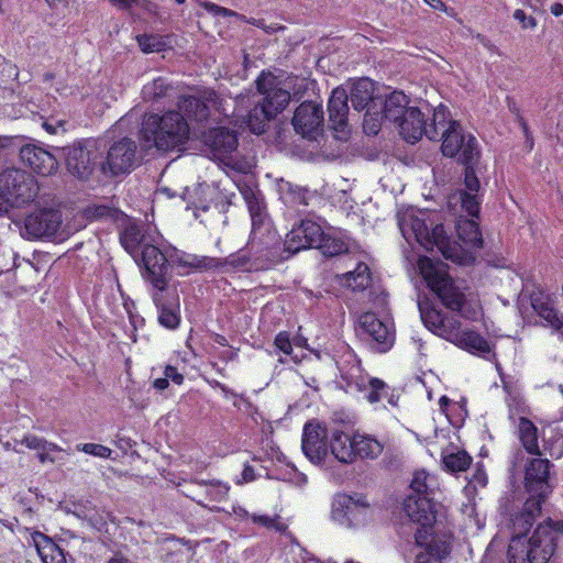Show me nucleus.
<instances>
[{"instance_id": "obj_59", "label": "nucleus", "mask_w": 563, "mask_h": 563, "mask_svg": "<svg viewBox=\"0 0 563 563\" xmlns=\"http://www.w3.org/2000/svg\"><path fill=\"white\" fill-rule=\"evenodd\" d=\"M274 343L275 346L286 355L290 354L292 351L289 335L286 332L278 333L275 338Z\"/></svg>"}, {"instance_id": "obj_54", "label": "nucleus", "mask_w": 563, "mask_h": 563, "mask_svg": "<svg viewBox=\"0 0 563 563\" xmlns=\"http://www.w3.org/2000/svg\"><path fill=\"white\" fill-rule=\"evenodd\" d=\"M459 199L461 200L462 208L471 217H476L479 212V197L477 194L460 192Z\"/></svg>"}, {"instance_id": "obj_57", "label": "nucleus", "mask_w": 563, "mask_h": 563, "mask_svg": "<svg viewBox=\"0 0 563 563\" xmlns=\"http://www.w3.org/2000/svg\"><path fill=\"white\" fill-rule=\"evenodd\" d=\"M465 177L464 183L466 190L463 192L477 194L481 187L479 180L474 172L473 165H465Z\"/></svg>"}, {"instance_id": "obj_22", "label": "nucleus", "mask_w": 563, "mask_h": 563, "mask_svg": "<svg viewBox=\"0 0 563 563\" xmlns=\"http://www.w3.org/2000/svg\"><path fill=\"white\" fill-rule=\"evenodd\" d=\"M404 511L411 521L421 525V529L431 528L435 521L434 504L429 496L409 494L404 500Z\"/></svg>"}, {"instance_id": "obj_43", "label": "nucleus", "mask_w": 563, "mask_h": 563, "mask_svg": "<svg viewBox=\"0 0 563 563\" xmlns=\"http://www.w3.org/2000/svg\"><path fill=\"white\" fill-rule=\"evenodd\" d=\"M419 310L424 325L438 335L445 314L429 303H419Z\"/></svg>"}, {"instance_id": "obj_28", "label": "nucleus", "mask_w": 563, "mask_h": 563, "mask_svg": "<svg viewBox=\"0 0 563 563\" xmlns=\"http://www.w3.org/2000/svg\"><path fill=\"white\" fill-rule=\"evenodd\" d=\"M329 455L331 454L336 461L344 464H351L355 461L354 434L335 430L332 432L329 441Z\"/></svg>"}, {"instance_id": "obj_36", "label": "nucleus", "mask_w": 563, "mask_h": 563, "mask_svg": "<svg viewBox=\"0 0 563 563\" xmlns=\"http://www.w3.org/2000/svg\"><path fill=\"white\" fill-rule=\"evenodd\" d=\"M375 90L374 81L368 78H360L355 80L350 89V99L355 110L361 111L366 108L373 99Z\"/></svg>"}, {"instance_id": "obj_30", "label": "nucleus", "mask_w": 563, "mask_h": 563, "mask_svg": "<svg viewBox=\"0 0 563 563\" xmlns=\"http://www.w3.org/2000/svg\"><path fill=\"white\" fill-rule=\"evenodd\" d=\"M454 344L462 350L486 360H490V357L494 356L488 341L473 330H465Z\"/></svg>"}, {"instance_id": "obj_2", "label": "nucleus", "mask_w": 563, "mask_h": 563, "mask_svg": "<svg viewBox=\"0 0 563 563\" xmlns=\"http://www.w3.org/2000/svg\"><path fill=\"white\" fill-rule=\"evenodd\" d=\"M418 268L429 289L438 296L445 308L457 311L467 320L475 321L479 318L482 308L477 300L466 295L442 263L420 257Z\"/></svg>"}, {"instance_id": "obj_32", "label": "nucleus", "mask_w": 563, "mask_h": 563, "mask_svg": "<svg viewBox=\"0 0 563 563\" xmlns=\"http://www.w3.org/2000/svg\"><path fill=\"white\" fill-rule=\"evenodd\" d=\"M278 192L284 203L291 207L300 205L308 206L309 201L314 197V194L309 191L307 188L299 187L285 180H282L278 184Z\"/></svg>"}, {"instance_id": "obj_55", "label": "nucleus", "mask_w": 563, "mask_h": 563, "mask_svg": "<svg viewBox=\"0 0 563 563\" xmlns=\"http://www.w3.org/2000/svg\"><path fill=\"white\" fill-rule=\"evenodd\" d=\"M78 451L85 452L87 454L101 457L109 459L112 454V450L106 445L97 444V443H84L78 444L76 446Z\"/></svg>"}, {"instance_id": "obj_53", "label": "nucleus", "mask_w": 563, "mask_h": 563, "mask_svg": "<svg viewBox=\"0 0 563 563\" xmlns=\"http://www.w3.org/2000/svg\"><path fill=\"white\" fill-rule=\"evenodd\" d=\"M86 214L89 219H115L118 217V209L107 205H92L86 209Z\"/></svg>"}, {"instance_id": "obj_20", "label": "nucleus", "mask_w": 563, "mask_h": 563, "mask_svg": "<svg viewBox=\"0 0 563 563\" xmlns=\"http://www.w3.org/2000/svg\"><path fill=\"white\" fill-rule=\"evenodd\" d=\"M62 223L58 211L52 209L36 210L24 220V231L30 238L51 236Z\"/></svg>"}, {"instance_id": "obj_60", "label": "nucleus", "mask_w": 563, "mask_h": 563, "mask_svg": "<svg viewBox=\"0 0 563 563\" xmlns=\"http://www.w3.org/2000/svg\"><path fill=\"white\" fill-rule=\"evenodd\" d=\"M470 483L475 487H485L487 484V475L485 471L481 467H477L472 475Z\"/></svg>"}, {"instance_id": "obj_12", "label": "nucleus", "mask_w": 563, "mask_h": 563, "mask_svg": "<svg viewBox=\"0 0 563 563\" xmlns=\"http://www.w3.org/2000/svg\"><path fill=\"white\" fill-rule=\"evenodd\" d=\"M66 166L78 178L89 177L100 162L102 151L95 140H86L64 148Z\"/></svg>"}, {"instance_id": "obj_14", "label": "nucleus", "mask_w": 563, "mask_h": 563, "mask_svg": "<svg viewBox=\"0 0 563 563\" xmlns=\"http://www.w3.org/2000/svg\"><path fill=\"white\" fill-rule=\"evenodd\" d=\"M328 431L325 426L309 421L302 431L301 448L305 455L314 464H323L329 457Z\"/></svg>"}, {"instance_id": "obj_37", "label": "nucleus", "mask_w": 563, "mask_h": 563, "mask_svg": "<svg viewBox=\"0 0 563 563\" xmlns=\"http://www.w3.org/2000/svg\"><path fill=\"white\" fill-rule=\"evenodd\" d=\"M341 283L352 290H364L372 283V275L367 264L357 262L353 271L341 276Z\"/></svg>"}, {"instance_id": "obj_45", "label": "nucleus", "mask_w": 563, "mask_h": 563, "mask_svg": "<svg viewBox=\"0 0 563 563\" xmlns=\"http://www.w3.org/2000/svg\"><path fill=\"white\" fill-rule=\"evenodd\" d=\"M461 327V321L457 318L445 316L438 335L454 344L465 331Z\"/></svg>"}, {"instance_id": "obj_34", "label": "nucleus", "mask_w": 563, "mask_h": 563, "mask_svg": "<svg viewBox=\"0 0 563 563\" xmlns=\"http://www.w3.org/2000/svg\"><path fill=\"white\" fill-rule=\"evenodd\" d=\"M518 438L523 449L531 455H541L538 428L529 419L521 417L517 424Z\"/></svg>"}, {"instance_id": "obj_44", "label": "nucleus", "mask_w": 563, "mask_h": 563, "mask_svg": "<svg viewBox=\"0 0 563 563\" xmlns=\"http://www.w3.org/2000/svg\"><path fill=\"white\" fill-rule=\"evenodd\" d=\"M240 191L247 205L250 216L266 212L263 196L253 188L244 186L240 188Z\"/></svg>"}, {"instance_id": "obj_19", "label": "nucleus", "mask_w": 563, "mask_h": 563, "mask_svg": "<svg viewBox=\"0 0 563 563\" xmlns=\"http://www.w3.org/2000/svg\"><path fill=\"white\" fill-rule=\"evenodd\" d=\"M323 123V110L316 102H302L295 111L292 125L303 137L314 139Z\"/></svg>"}, {"instance_id": "obj_10", "label": "nucleus", "mask_w": 563, "mask_h": 563, "mask_svg": "<svg viewBox=\"0 0 563 563\" xmlns=\"http://www.w3.org/2000/svg\"><path fill=\"white\" fill-rule=\"evenodd\" d=\"M156 242L145 243L134 261L142 269L143 278L153 288L166 289L169 284L168 258L156 246Z\"/></svg>"}, {"instance_id": "obj_18", "label": "nucleus", "mask_w": 563, "mask_h": 563, "mask_svg": "<svg viewBox=\"0 0 563 563\" xmlns=\"http://www.w3.org/2000/svg\"><path fill=\"white\" fill-rule=\"evenodd\" d=\"M136 145L130 139L115 142L108 151L106 162L101 163L104 173L112 175L126 173L131 169L135 157Z\"/></svg>"}, {"instance_id": "obj_50", "label": "nucleus", "mask_w": 563, "mask_h": 563, "mask_svg": "<svg viewBox=\"0 0 563 563\" xmlns=\"http://www.w3.org/2000/svg\"><path fill=\"white\" fill-rule=\"evenodd\" d=\"M252 521L254 525L264 527L269 530L277 532H284L288 525L282 519L280 516H267V515H252Z\"/></svg>"}, {"instance_id": "obj_9", "label": "nucleus", "mask_w": 563, "mask_h": 563, "mask_svg": "<svg viewBox=\"0 0 563 563\" xmlns=\"http://www.w3.org/2000/svg\"><path fill=\"white\" fill-rule=\"evenodd\" d=\"M206 143L211 148L214 157L228 168L242 174L252 169V161L238 155V137L234 132L225 128L212 129L206 135Z\"/></svg>"}, {"instance_id": "obj_63", "label": "nucleus", "mask_w": 563, "mask_h": 563, "mask_svg": "<svg viewBox=\"0 0 563 563\" xmlns=\"http://www.w3.org/2000/svg\"><path fill=\"white\" fill-rule=\"evenodd\" d=\"M65 121L63 120H56V121H45L43 123V128L49 133V134H57L59 131H65Z\"/></svg>"}, {"instance_id": "obj_5", "label": "nucleus", "mask_w": 563, "mask_h": 563, "mask_svg": "<svg viewBox=\"0 0 563 563\" xmlns=\"http://www.w3.org/2000/svg\"><path fill=\"white\" fill-rule=\"evenodd\" d=\"M256 84L264 99L261 108H254L245 123L253 133L262 134L265 131V121L275 118L286 108L290 93L278 87V81L272 74H262Z\"/></svg>"}, {"instance_id": "obj_27", "label": "nucleus", "mask_w": 563, "mask_h": 563, "mask_svg": "<svg viewBox=\"0 0 563 563\" xmlns=\"http://www.w3.org/2000/svg\"><path fill=\"white\" fill-rule=\"evenodd\" d=\"M159 238L157 232L152 233L150 229L145 231L142 227L131 223L120 235V241L124 250L136 258L145 243L156 242Z\"/></svg>"}, {"instance_id": "obj_64", "label": "nucleus", "mask_w": 563, "mask_h": 563, "mask_svg": "<svg viewBox=\"0 0 563 563\" xmlns=\"http://www.w3.org/2000/svg\"><path fill=\"white\" fill-rule=\"evenodd\" d=\"M199 5L201 8H203L207 12H209L210 14H212L214 16L220 15L221 7L216 4V3H213V2H210V1H207V0H199Z\"/></svg>"}, {"instance_id": "obj_8", "label": "nucleus", "mask_w": 563, "mask_h": 563, "mask_svg": "<svg viewBox=\"0 0 563 563\" xmlns=\"http://www.w3.org/2000/svg\"><path fill=\"white\" fill-rule=\"evenodd\" d=\"M235 99L222 98L214 91H208L202 98L183 97L178 107L189 119L196 121H203L219 113V115L233 117L238 122L243 115L235 112Z\"/></svg>"}, {"instance_id": "obj_47", "label": "nucleus", "mask_w": 563, "mask_h": 563, "mask_svg": "<svg viewBox=\"0 0 563 563\" xmlns=\"http://www.w3.org/2000/svg\"><path fill=\"white\" fill-rule=\"evenodd\" d=\"M200 485L206 486V494L211 501H224L228 499L230 486L220 481H211L209 483L200 482Z\"/></svg>"}, {"instance_id": "obj_17", "label": "nucleus", "mask_w": 563, "mask_h": 563, "mask_svg": "<svg viewBox=\"0 0 563 563\" xmlns=\"http://www.w3.org/2000/svg\"><path fill=\"white\" fill-rule=\"evenodd\" d=\"M358 323L364 333L372 340L373 349L384 353L393 346L395 334L390 323L379 320L373 312L363 313Z\"/></svg>"}, {"instance_id": "obj_41", "label": "nucleus", "mask_w": 563, "mask_h": 563, "mask_svg": "<svg viewBox=\"0 0 563 563\" xmlns=\"http://www.w3.org/2000/svg\"><path fill=\"white\" fill-rule=\"evenodd\" d=\"M437 485V479L431 474L424 471H418L413 474V478L410 484L411 493L415 496H429Z\"/></svg>"}, {"instance_id": "obj_21", "label": "nucleus", "mask_w": 563, "mask_h": 563, "mask_svg": "<svg viewBox=\"0 0 563 563\" xmlns=\"http://www.w3.org/2000/svg\"><path fill=\"white\" fill-rule=\"evenodd\" d=\"M20 157L33 172L42 176L52 175L58 168V162L55 156L45 148L34 144L22 146Z\"/></svg>"}, {"instance_id": "obj_49", "label": "nucleus", "mask_w": 563, "mask_h": 563, "mask_svg": "<svg viewBox=\"0 0 563 563\" xmlns=\"http://www.w3.org/2000/svg\"><path fill=\"white\" fill-rule=\"evenodd\" d=\"M169 86L164 78L154 79L143 87L142 93L146 100L159 99L167 95Z\"/></svg>"}, {"instance_id": "obj_3", "label": "nucleus", "mask_w": 563, "mask_h": 563, "mask_svg": "<svg viewBox=\"0 0 563 563\" xmlns=\"http://www.w3.org/2000/svg\"><path fill=\"white\" fill-rule=\"evenodd\" d=\"M563 541V520L549 518L538 525L532 536H512L508 547L509 563H548Z\"/></svg>"}, {"instance_id": "obj_7", "label": "nucleus", "mask_w": 563, "mask_h": 563, "mask_svg": "<svg viewBox=\"0 0 563 563\" xmlns=\"http://www.w3.org/2000/svg\"><path fill=\"white\" fill-rule=\"evenodd\" d=\"M449 118V110L445 106H438L432 113L431 122H428L426 114L417 107L408 109L407 115L398 124L399 133L410 143H416L422 135L429 140H438L440 128H444Z\"/></svg>"}, {"instance_id": "obj_16", "label": "nucleus", "mask_w": 563, "mask_h": 563, "mask_svg": "<svg viewBox=\"0 0 563 563\" xmlns=\"http://www.w3.org/2000/svg\"><path fill=\"white\" fill-rule=\"evenodd\" d=\"M323 232L320 223L305 219L286 235V250L297 253L300 250L317 247L318 243L322 241Z\"/></svg>"}, {"instance_id": "obj_24", "label": "nucleus", "mask_w": 563, "mask_h": 563, "mask_svg": "<svg viewBox=\"0 0 563 563\" xmlns=\"http://www.w3.org/2000/svg\"><path fill=\"white\" fill-rule=\"evenodd\" d=\"M349 95L346 90L342 87H336L333 89L332 95L328 102V111H329V120L331 122L332 129L336 133H341L342 135H336L339 139H343L349 133L347 125V106Z\"/></svg>"}, {"instance_id": "obj_51", "label": "nucleus", "mask_w": 563, "mask_h": 563, "mask_svg": "<svg viewBox=\"0 0 563 563\" xmlns=\"http://www.w3.org/2000/svg\"><path fill=\"white\" fill-rule=\"evenodd\" d=\"M21 443L27 449L36 451L37 454L47 450H62L57 444L48 442L44 438H40L34 434L24 435Z\"/></svg>"}, {"instance_id": "obj_39", "label": "nucleus", "mask_w": 563, "mask_h": 563, "mask_svg": "<svg viewBox=\"0 0 563 563\" xmlns=\"http://www.w3.org/2000/svg\"><path fill=\"white\" fill-rule=\"evenodd\" d=\"M37 538L40 540L34 541L43 563H66L63 550L55 542L42 533H37Z\"/></svg>"}, {"instance_id": "obj_31", "label": "nucleus", "mask_w": 563, "mask_h": 563, "mask_svg": "<svg viewBox=\"0 0 563 563\" xmlns=\"http://www.w3.org/2000/svg\"><path fill=\"white\" fill-rule=\"evenodd\" d=\"M355 385L360 391L365 394V398L371 404L378 402L384 398H388L389 404H395L393 396H388L389 387L379 378L362 376L355 380Z\"/></svg>"}, {"instance_id": "obj_1", "label": "nucleus", "mask_w": 563, "mask_h": 563, "mask_svg": "<svg viewBox=\"0 0 563 563\" xmlns=\"http://www.w3.org/2000/svg\"><path fill=\"white\" fill-rule=\"evenodd\" d=\"M435 212L408 209L398 213V227L405 240L417 242L427 251L437 249L446 260L464 265L471 255L455 242H451L439 223Z\"/></svg>"}, {"instance_id": "obj_46", "label": "nucleus", "mask_w": 563, "mask_h": 563, "mask_svg": "<svg viewBox=\"0 0 563 563\" xmlns=\"http://www.w3.org/2000/svg\"><path fill=\"white\" fill-rule=\"evenodd\" d=\"M139 46L143 53H159L165 49L166 42L158 34H142L136 36Z\"/></svg>"}, {"instance_id": "obj_13", "label": "nucleus", "mask_w": 563, "mask_h": 563, "mask_svg": "<svg viewBox=\"0 0 563 563\" xmlns=\"http://www.w3.org/2000/svg\"><path fill=\"white\" fill-rule=\"evenodd\" d=\"M415 563H442L451 550V538L446 533H435L432 528L418 529L416 534Z\"/></svg>"}, {"instance_id": "obj_6", "label": "nucleus", "mask_w": 563, "mask_h": 563, "mask_svg": "<svg viewBox=\"0 0 563 563\" xmlns=\"http://www.w3.org/2000/svg\"><path fill=\"white\" fill-rule=\"evenodd\" d=\"M440 136L442 140L441 151L446 157L456 158L464 165H475L479 159V148L476 137L465 132L461 123L449 118L444 128H440Z\"/></svg>"}, {"instance_id": "obj_23", "label": "nucleus", "mask_w": 563, "mask_h": 563, "mask_svg": "<svg viewBox=\"0 0 563 563\" xmlns=\"http://www.w3.org/2000/svg\"><path fill=\"white\" fill-rule=\"evenodd\" d=\"M332 519L342 527H357L365 520V508L358 506L352 497L341 495L333 501Z\"/></svg>"}, {"instance_id": "obj_38", "label": "nucleus", "mask_w": 563, "mask_h": 563, "mask_svg": "<svg viewBox=\"0 0 563 563\" xmlns=\"http://www.w3.org/2000/svg\"><path fill=\"white\" fill-rule=\"evenodd\" d=\"M383 449V443L376 438L362 433L354 434L355 459H376L382 454Z\"/></svg>"}, {"instance_id": "obj_35", "label": "nucleus", "mask_w": 563, "mask_h": 563, "mask_svg": "<svg viewBox=\"0 0 563 563\" xmlns=\"http://www.w3.org/2000/svg\"><path fill=\"white\" fill-rule=\"evenodd\" d=\"M409 108L407 96L401 91H394L385 100L384 118L385 120L395 122L398 125L407 115Z\"/></svg>"}, {"instance_id": "obj_40", "label": "nucleus", "mask_w": 563, "mask_h": 563, "mask_svg": "<svg viewBox=\"0 0 563 563\" xmlns=\"http://www.w3.org/2000/svg\"><path fill=\"white\" fill-rule=\"evenodd\" d=\"M457 235L467 246L481 247L483 240L478 224L474 220H461L456 227Z\"/></svg>"}, {"instance_id": "obj_15", "label": "nucleus", "mask_w": 563, "mask_h": 563, "mask_svg": "<svg viewBox=\"0 0 563 563\" xmlns=\"http://www.w3.org/2000/svg\"><path fill=\"white\" fill-rule=\"evenodd\" d=\"M151 297L158 312V323L168 330L177 329L181 320L178 294L167 286L166 289L153 288Z\"/></svg>"}, {"instance_id": "obj_33", "label": "nucleus", "mask_w": 563, "mask_h": 563, "mask_svg": "<svg viewBox=\"0 0 563 563\" xmlns=\"http://www.w3.org/2000/svg\"><path fill=\"white\" fill-rule=\"evenodd\" d=\"M532 307L544 321V325L551 328L563 339V314L559 313L552 303L539 298L532 300Z\"/></svg>"}, {"instance_id": "obj_25", "label": "nucleus", "mask_w": 563, "mask_h": 563, "mask_svg": "<svg viewBox=\"0 0 563 563\" xmlns=\"http://www.w3.org/2000/svg\"><path fill=\"white\" fill-rule=\"evenodd\" d=\"M550 462L543 459H532L526 468V487L531 497L542 500L548 492Z\"/></svg>"}, {"instance_id": "obj_58", "label": "nucleus", "mask_w": 563, "mask_h": 563, "mask_svg": "<svg viewBox=\"0 0 563 563\" xmlns=\"http://www.w3.org/2000/svg\"><path fill=\"white\" fill-rule=\"evenodd\" d=\"M249 262H250V258L245 252H239L236 254H231L224 261L225 264H229V265H231L233 267H238V268L246 267Z\"/></svg>"}, {"instance_id": "obj_42", "label": "nucleus", "mask_w": 563, "mask_h": 563, "mask_svg": "<svg viewBox=\"0 0 563 563\" xmlns=\"http://www.w3.org/2000/svg\"><path fill=\"white\" fill-rule=\"evenodd\" d=\"M442 462L446 470L455 473L465 471L471 462L472 457L465 451H452L444 452L442 454Z\"/></svg>"}, {"instance_id": "obj_52", "label": "nucleus", "mask_w": 563, "mask_h": 563, "mask_svg": "<svg viewBox=\"0 0 563 563\" xmlns=\"http://www.w3.org/2000/svg\"><path fill=\"white\" fill-rule=\"evenodd\" d=\"M252 219V241L256 238L262 239L266 233L269 232L271 223L266 212L251 216Z\"/></svg>"}, {"instance_id": "obj_62", "label": "nucleus", "mask_w": 563, "mask_h": 563, "mask_svg": "<svg viewBox=\"0 0 563 563\" xmlns=\"http://www.w3.org/2000/svg\"><path fill=\"white\" fill-rule=\"evenodd\" d=\"M364 131L368 135H376L379 131V124L368 113L364 118Z\"/></svg>"}, {"instance_id": "obj_29", "label": "nucleus", "mask_w": 563, "mask_h": 563, "mask_svg": "<svg viewBox=\"0 0 563 563\" xmlns=\"http://www.w3.org/2000/svg\"><path fill=\"white\" fill-rule=\"evenodd\" d=\"M541 499L530 497L525 501L521 510L512 516L514 536H523L532 527L541 511Z\"/></svg>"}, {"instance_id": "obj_26", "label": "nucleus", "mask_w": 563, "mask_h": 563, "mask_svg": "<svg viewBox=\"0 0 563 563\" xmlns=\"http://www.w3.org/2000/svg\"><path fill=\"white\" fill-rule=\"evenodd\" d=\"M168 258L170 265L184 269L181 274H189L192 271H208L220 267L223 264L219 258L198 256L177 250H174L168 255Z\"/></svg>"}, {"instance_id": "obj_61", "label": "nucleus", "mask_w": 563, "mask_h": 563, "mask_svg": "<svg viewBox=\"0 0 563 563\" xmlns=\"http://www.w3.org/2000/svg\"><path fill=\"white\" fill-rule=\"evenodd\" d=\"M164 376L167 378V380H172L176 385H181L184 382V376L180 374L176 367L174 366H166L164 369Z\"/></svg>"}, {"instance_id": "obj_4", "label": "nucleus", "mask_w": 563, "mask_h": 563, "mask_svg": "<svg viewBox=\"0 0 563 563\" xmlns=\"http://www.w3.org/2000/svg\"><path fill=\"white\" fill-rule=\"evenodd\" d=\"M188 135V123L176 111H167L163 115L151 114L142 123L141 141L146 148L169 151L184 144Z\"/></svg>"}, {"instance_id": "obj_48", "label": "nucleus", "mask_w": 563, "mask_h": 563, "mask_svg": "<svg viewBox=\"0 0 563 563\" xmlns=\"http://www.w3.org/2000/svg\"><path fill=\"white\" fill-rule=\"evenodd\" d=\"M317 249H319L327 256H335L345 251V243L336 238L331 236L330 234L323 232L322 241L318 243Z\"/></svg>"}, {"instance_id": "obj_11", "label": "nucleus", "mask_w": 563, "mask_h": 563, "mask_svg": "<svg viewBox=\"0 0 563 563\" xmlns=\"http://www.w3.org/2000/svg\"><path fill=\"white\" fill-rule=\"evenodd\" d=\"M37 190L34 178L22 169L12 167L0 173V192L12 200V206L32 201Z\"/></svg>"}, {"instance_id": "obj_56", "label": "nucleus", "mask_w": 563, "mask_h": 563, "mask_svg": "<svg viewBox=\"0 0 563 563\" xmlns=\"http://www.w3.org/2000/svg\"><path fill=\"white\" fill-rule=\"evenodd\" d=\"M512 18L520 24L522 30L533 31L538 25L537 19L533 15L528 14L523 9H516Z\"/></svg>"}]
</instances>
